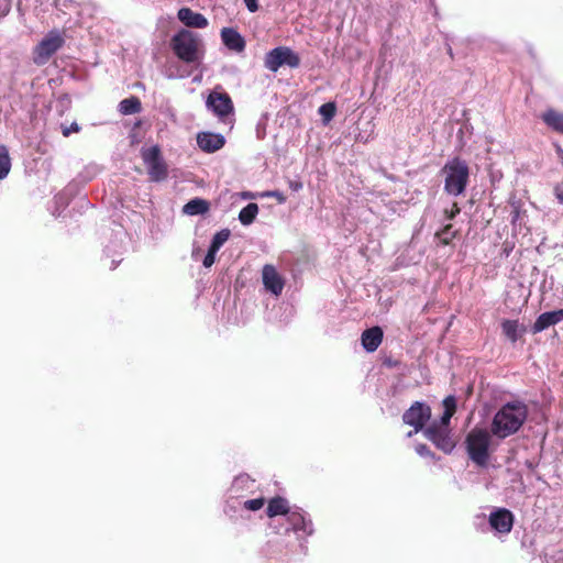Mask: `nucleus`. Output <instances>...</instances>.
I'll return each instance as SVG.
<instances>
[{
  "label": "nucleus",
  "instance_id": "423d86ee",
  "mask_svg": "<svg viewBox=\"0 0 563 563\" xmlns=\"http://www.w3.org/2000/svg\"><path fill=\"white\" fill-rule=\"evenodd\" d=\"M442 172L445 176L444 190L455 197L463 194L470 176L466 162L459 157L449 159L443 166Z\"/></svg>",
  "mask_w": 563,
  "mask_h": 563
},
{
  "label": "nucleus",
  "instance_id": "f03ea898",
  "mask_svg": "<svg viewBox=\"0 0 563 563\" xmlns=\"http://www.w3.org/2000/svg\"><path fill=\"white\" fill-rule=\"evenodd\" d=\"M444 411L439 421H433L423 430V435L439 450L451 453L455 442L451 435L450 421L456 410L455 397L450 395L443 399Z\"/></svg>",
  "mask_w": 563,
  "mask_h": 563
},
{
  "label": "nucleus",
  "instance_id": "cd10ccee",
  "mask_svg": "<svg viewBox=\"0 0 563 563\" xmlns=\"http://www.w3.org/2000/svg\"><path fill=\"white\" fill-rule=\"evenodd\" d=\"M319 113L322 117V120H323L324 123L330 122L334 118V115L336 113V106H335V103L334 102L323 103L319 108Z\"/></svg>",
  "mask_w": 563,
  "mask_h": 563
},
{
  "label": "nucleus",
  "instance_id": "c9c22d12",
  "mask_svg": "<svg viewBox=\"0 0 563 563\" xmlns=\"http://www.w3.org/2000/svg\"><path fill=\"white\" fill-rule=\"evenodd\" d=\"M288 187L292 190V191H299L302 189L303 187V184L301 180L299 179H289L288 180Z\"/></svg>",
  "mask_w": 563,
  "mask_h": 563
},
{
  "label": "nucleus",
  "instance_id": "f3484780",
  "mask_svg": "<svg viewBox=\"0 0 563 563\" xmlns=\"http://www.w3.org/2000/svg\"><path fill=\"white\" fill-rule=\"evenodd\" d=\"M177 18L187 27L203 29L208 25V20L201 13L192 11L190 8L178 10Z\"/></svg>",
  "mask_w": 563,
  "mask_h": 563
},
{
  "label": "nucleus",
  "instance_id": "39448f33",
  "mask_svg": "<svg viewBox=\"0 0 563 563\" xmlns=\"http://www.w3.org/2000/svg\"><path fill=\"white\" fill-rule=\"evenodd\" d=\"M492 432L484 428H473L465 438L468 457L478 466L484 467L489 460Z\"/></svg>",
  "mask_w": 563,
  "mask_h": 563
},
{
  "label": "nucleus",
  "instance_id": "ea45409f",
  "mask_svg": "<svg viewBox=\"0 0 563 563\" xmlns=\"http://www.w3.org/2000/svg\"><path fill=\"white\" fill-rule=\"evenodd\" d=\"M55 200L57 203H60L63 207H65L67 203L62 196H56Z\"/></svg>",
  "mask_w": 563,
  "mask_h": 563
},
{
  "label": "nucleus",
  "instance_id": "aec40b11",
  "mask_svg": "<svg viewBox=\"0 0 563 563\" xmlns=\"http://www.w3.org/2000/svg\"><path fill=\"white\" fill-rule=\"evenodd\" d=\"M543 122L553 131L563 134V112L548 109L541 115Z\"/></svg>",
  "mask_w": 563,
  "mask_h": 563
},
{
  "label": "nucleus",
  "instance_id": "5701e85b",
  "mask_svg": "<svg viewBox=\"0 0 563 563\" xmlns=\"http://www.w3.org/2000/svg\"><path fill=\"white\" fill-rule=\"evenodd\" d=\"M141 110H142L141 100L135 96L125 98L119 103V111L124 115L135 114V113L141 112Z\"/></svg>",
  "mask_w": 563,
  "mask_h": 563
},
{
  "label": "nucleus",
  "instance_id": "f8f14e48",
  "mask_svg": "<svg viewBox=\"0 0 563 563\" xmlns=\"http://www.w3.org/2000/svg\"><path fill=\"white\" fill-rule=\"evenodd\" d=\"M431 418V408L420 401H416L402 415V420L406 424L413 427V432H419L426 429L424 423Z\"/></svg>",
  "mask_w": 563,
  "mask_h": 563
},
{
  "label": "nucleus",
  "instance_id": "a211bd4d",
  "mask_svg": "<svg viewBox=\"0 0 563 563\" xmlns=\"http://www.w3.org/2000/svg\"><path fill=\"white\" fill-rule=\"evenodd\" d=\"M221 38L223 44L231 51L241 53L245 49V41L242 35L232 27H223L221 30Z\"/></svg>",
  "mask_w": 563,
  "mask_h": 563
},
{
  "label": "nucleus",
  "instance_id": "9b49d317",
  "mask_svg": "<svg viewBox=\"0 0 563 563\" xmlns=\"http://www.w3.org/2000/svg\"><path fill=\"white\" fill-rule=\"evenodd\" d=\"M206 106L222 121H227L233 114V102L231 97L223 90H213L209 93Z\"/></svg>",
  "mask_w": 563,
  "mask_h": 563
},
{
  "label": "nucleus",
  "instance_id": "7c9ffc66",
  "mask_svg": "<svg viewBox=\"0 0 563 563\" xmlns=\"http://www.w3.org/2000/svg\"><path fill=\"white\" fill-rule=\"evenodd\" d=\"M415 451L421 457H434V454L430 451V449L422 443H419L415 446Z\"/></svg>",
  "mask_w": 563,
  "mask_h": 563
},
{
  "label": "nucleus",
  "instance_id": "393cba45",
  "mask_svg": "<svg viewBox=\"0 0 563 563\" xmlns=\"http://www.w3.org/2000/svg\"><path fill=\"white\" fill-rule=\"evenodd\" d=\"M258 213V206L254 202H250L239 213V220L243 225H250L254 222Z\"/></svg>",
  "mask_w": 563,
  "mask_h": 563
},
{
  "label": "nucleus",
  "instance_id": "f704fd0d",
  "mask_svg": "<svg viewBox=\"0 0 563 563\" xmlns=\"http://www.w3.org/2000/svg\"><path fill=\"white\" fill-rule=\"evenodd\" d=\"M11 8V0H0V16H4L9 13Z\"/></svg>",
  "mask_w": 563,
  "mask_h": 563
},
{
  "label": "nucleus",
  "instance_id": "ddd939ff",
  "mask_svg": "<svg viewBox=\"0 0 563 563\" xmlns=\"http://www.w3.org/2000/svg\"><path fill=\"white\" fill-rule=\"evenodd\" d=\"M514 514L506 508H496L488 516V525L496 536L508 534L514 526Z\"/></svg>",
  "mask_w": 563,
  "mask_h": 563
},
{
  "label": "nucleus",
  "instance_id": "6e6552de",
  "mask_svg": "<svg viewBox=\"0 0 563 563\" xmlns=\"http://www.w3.org/2000/svg\"><path fill=\"white\" fill-rule=\"evenodd\" d=\"M255 488V481L247 474L238 475L227 493V504L224 511L229 516H233L236 512L238 506H241V498H244L249 493H252Z\"/></svg>",
  "mask_w": 563,
  "mask_h": 563
},
{
  "label": "nucleus",
  "instance_id": "4468645a",
  "mask_svg": "<svg viewBox=\"0 0 563 563\" xmlns=\"http://www.w3.org/2000/svg\"><path fill=\"white\" fill-rule=\"evenodd\" d=\"M295 506L290 507L287 499L277 497L269 500L266 512L273 519L272 527L278 529L289 516Z\"/></svg>",
  "mask_w": 563,
  "mask_h": 563
},
{
  "label": "nucleus",
  "instance_id": "72a5a7b5",
  "mask_svg": "<svg viewBox=\"0 0 563 563\" xmlns=\"http://www.w3.org/2000/svg\"><path fill=\"white\" fill-rule=\"evenodd\" d=\"M79 130L80 126L76 122H73L69 126H62V134L64 137H68L71 132H79Z\"/></svg>",
  "mask_w": 563,
  "mask_h": 563
},
{
  "label": "nucleus",
  "instance_id": "2f4dec72",
  "mask_svg": "<svg viewBox=\"0 0 563 563\" xmlns=\"http://www.w3.org/2000/svg\"><path fill=\"white\" fill-rule=\"evenodd\" d=\"M262 197H271V198H275L279 203H284L286 202V196L278 191V190H274V191H265L262 194Z\"/></svg>",
  "mask_w": 563,
  "mask_h": 563
},
{
  "label": "nucleus",
  "instance_id": "6ab92c4d",
  "mask_svg": "<svg viewBox=\"0 0 563 563\" xmlns=\"http://www.w3.org/2000/svg\"><path fill=\"white\" fill-rule=\"evenodd\" d=\"M383 340V331L379 327H373L362 333V345L367 352L378 349Z\"/></svg>",
  "mask_w": 563,
  "mask_h": 563
},
{
  "label": "nucleus",
  "instance_id": "9d476101",
  "mask_svg": "<svg viewBox=\"0 0 563 563\" xmlns=\"http://www.w3.org/2000/svg\"><path fill=\"white\" fill-rule=\"evenodd\" d=\"M264 65L267 69L274 73H276L283 65L297 68L300 65V57L291 48L287 46H278L265 55Z\"/></svg>",
  "mask_w": 563,
  "mask_h": 563
},
{
  "label": "nucleus",
  "instance_id": "dca6fc26",
  "mask_svg": "<svg viewBox=\"0 0 563 563\" xmlns=\"http://www.w3.org/2000/svg\"><path fill=\"white\" fill-rule=\"evenodd\" d=\"M563 321V308L541 313L532 325V333H539Z\"/></svg>",
  "mask_w": 563,
  "mask_h": 563
},
{
  "label": "nucleus",
  "instance_id": "0eeeda50",
  "mask_svg": "<svg viewBox=\"0 0 563 563\" xmlns=\"http://www.w3.org/2000/svg\"><path fill=\"white\" fill-rule=\"evenodd\" d=\"M141 157L151 181L161 183L168 177V166L157 144L143 146Z\"/></svg>",
  "mask_w": 563,
  "mask_h": 563
},
{
  "label": "nucleus",
  "instance_id": "473e14b6",
  "mask_svg": "<svg viewBox=\"0 0 563 563\" xmlns=\"http://www.w3.org/2000/svg\"><path fill=\"white\" fill-rule=\"evenodd\" d=\"M217 251L209 249L205 258H203V266L205 267H211L216 262Z\"/></svg>",
  "mask_w": 563,
  "mask_h": 563
},
{
  "label": "nucleus",
  "instance_id": "a878e982",
  "mask_svg": "<svg viewBox=\"0 0 563 563\" xmlns=\"http://www.w3.org/2000/svg\"><path fill=\"white\" fill-rule=\"evenodd\" d=\"M11 170V157L9 148L0 144V181L5 179Z\"/></svg>",
  "mask_w": 563,
  "mask_h": 563
},
{
  "label": "nucleus",
  "instance_id": "c756f323",
  "mask_svg": "<svg viewBox=\"0 0 563 563\" xmlns=\"http://www.w3.org/2000/svg\"><path fill=\"white\" fill-rule=\"evenodd\" d=\"M212 139H214V141L218 142L224 141V136L220 134H213L210 132H202L197 135V141H213Z\"/></svg>",
  "mask_w": 563,
  "mask_h": 563
},
{
  "label": "nucleus",
  "instance_id": "f257e3e1",
  "mask_svg": "<svg viewBox=\"0 0 563 563\" xmlns=\"http://www.w3.org/2000/svg\"><path fill=\"white\" fill-rule=\"evenodd\" d=\"M527 416L528 408L523 402H507L495 413L490 432L498 439H506L519 431Z\"/></svg>",
  "mask_w": 563,
  "mask_h": 563
},
{
  "label": "nucleus",
  "instance_id": "7ed1b4c3",
  "mask_svg": "<svg viewBox=\"0 0 563 563\" xmlns=\"http://www.w3.org/2000/svg\"><path fill=\"white\" fill-rule=\"evenodd\" d=\"M294 532L299 541V548L303 554L307 552L306 539L314 533L311 516L303 509L295 506L289 516L277 529V533Z\"/></svg>",
  "mask_w": 563,
  "mask_h": 563
},
{
  "label": "nucleus",
  "instance_id": "b1692460",
  "mask_svg": "<svg viewBox=\"0 0 563 563\" xmlns=\"http://www.w3.org/2000/svg\"><path fill=\"white\" fill-rule=\"evenodd\" d=\"M265 504V499L263 497H257L253 499H244L241 498V506H238L236 512L231 518H235L240 511H257L263 508Z\"/></svg>",
  "mask_w": 563,
  "mask_h": 563
},
{
  "label": "nucleus",
  "instance_id": "e433bc0d",
  "mask_svg": "<svg viewBox=\"0 0 563 563\" xmlns=\"http://www.w3.org/2000/svg\"><path fill=\"white\" fill-rule=\"evenodd\" d=\"M243 1L250 12L254 13L258 10L257 0H243Z\"/></svg>",
  "mask_w": 563,
  "mask_h": 563
},
{
  "label": "nucleus",
  "instance_id": "bb28decb",
  "mask_svg": "<svg viewBox=\"0 0 563 563\" xmlns=\"http://www.w3.org/2000/svg\"><path fill=\"white\" fill-rule=\"evenodd\" d=\"M230 238V230L229 229H222L219 232H217L210 243L209 249L219 251L223 244L229 240Z\"/></svg>",
  "mask_w": 563,
  "mask_h": 563
},
{
  "label": "nucleus",
  "instance_id": "a19ab883",
  "mask_svg": "<svg viewBox=\"0 0 563 563\" xmlns=\"http://www.w3.org/2000/svg\"><path fill=\"white\" fill-rule=\"evenodd\" d=\"M416 433H417V432H413V430H412V431H409V432H408V434H407V437H408V438H410V437H412V435H413V434H416Z\"/></svg>",
  "mask_w": 563,
  "mask_h": 563
},
{
  "label": "nucleus",
  "instance_id": "1a4fd4ad",
  "mask_svg": "<svg viewBox=\"0 0 563 563\" xmlns=\"http://www.w3.org/2000/svg\"><path fill=\"white\" fill-rule=\"evenodd\" d=\"M64 43L65 38L59 31L53 30L48 32L34 47L33 62L38 66L45 65L63 47Z\"/></svg>",
  "mask_w": 563,
  "mask_h": 563
},
{
  "label": "nucleus",
  "instance_id": "58836bf2",
  "mask_svg": "<svg viewBox=\"0 0 563 563\" xmlns=\"http://www.w3.org/2000/svg\"><path fill=\"white\" fill-rule=\"evenodd\" d=\"M555 151H556V154H558V157H559V161L561 162V164L563 165V150L556 145L555 146Z\"/></svg>",
  "mask_w": 563,
  "mask_h": 563
},
{
  "label": "nucleus",
  "instance_id": "4c0bfd02",
  "mask_svg": "<svg viewBox=\"0 0 563 563\" xmlns=\"http://www.w3.org/2000/svg\"><path fill=\"white\" fill-rule=\"evenodd\" d=\"M556 199L563 203V183H560L554 188Z\"/></svg>",
  "mask_w": 563,
  "mask_h": 563
},
{
  "label": "nucleus",
  "instance_id": "4be33fe9",
  "mask_svg": "<svg viewBox=\"0 0 563 563\" xmlns=\"http://www.w3.org/2000/svg\"><path fill=\"white\" fill-rule=\"evenodd\" d=\"M208 210H209V202L201 198L191 199L183 208V212L188 216L203 214Z\"/></svg>",
  "mask_w": 563,
  "mask_h": 563
},
{
  "label": "nucleus",
  "instance_id": "412c9836",
  "mask_svg": "<svg viewBox=\"0 0 563 563\" xmlns=\"http://www.w3.org/2000/svg\"><path fill=\"white\" fill-rule=\"evenodd\" d=\"M501 329L503 333L512 343L517 342L525 332V328L521 327L517 320H504L501 322Z\"/></svg>",
  "mask_w": 563,
  "mask_h": 563
},
{
  "label": "nucleus",
  "instance_id": "20e7f679",
  "mask_svg": "<svg viewBox=\"0 0 563 563\" xmlns=\"http://www.w3.org/2000/svg\"><path fill=\"white\" fill-rule=\"evenodd\" d=\"M174 54L186 64H194L201 58L202 43L198 34L181 29L170 40Z\"/></svg>",
  "mask_w": 563,
  "mask_h": 563
},
{
  "label": "nucleus",
  "instance_id": "c85d7f7f",
  "mask_svg": "<svg viewBox=\"0 0 563 563\" xmlns=\"http://www.w3.org/2000/svg\"><path fill=\"white\" fill-rule=\"evenodd\" d=\"M200 150L205 153L211 154L219 151L224 143H197Z\"/></svg>",
  "mask_w": 563,
  "mask_h": 563
},
{
  "label": "nucleus",
  "instance_id": "2eb2a0df",
  "mask_svg": "<svg viewBox=\"0 0 563 563\" xmlns=\"http://www.w3.org/2000/svg\"><path fill=\"white\" fill-rule=\"evenodd\" d=\"M262 282L265 290L272 295L278 297L283 292L285 280L274 265L266 264L263 266Z\"/></svg>",
  "mask_w": 563,
  "mask_h": 563
}]
</instances>
